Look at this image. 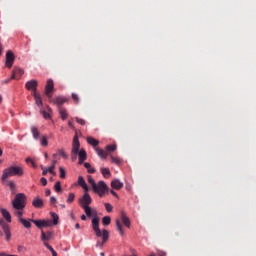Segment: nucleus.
Listing matches in <instances>:
<instances>
[{
  "instance_id": "1",
  "label": "nucleus",
  "mask_w": 256,
  "mask_h": 256,
  "mask_svg": "<svg viewBox=\"0 0 256 256\" xmlns=\"http://www.w3.org/2000/svg\"><path fill=\"white\" fill-rule=\"evenodd\" d=\"M84 212L86 216L92 217V229L96 235V237H102L103 243H107V239H109V231L99 229V216H97V210L91 208V206H86Z\"/></svg>"
},
{
  "instance_id": "2",
  "label": "nucleus",
  "mask_w": 256,
  "mask_h": 256,
  "mask_svg": "<svg viewBox=\"0 0 256 256\" xmlns=\"http://www.w3.org/2000/svg\"><path fill=\"white\" fill-rule=\"evenodd\" d=\"M25 175V170L21 166H10L3 170L2 181H7L9 177H23Z\"/></svg>"
},
{
  "instance_id": "3",
  "label": "nucleus",
  "mask_w": 256,
  "mask_h": 256,
  "mask_svg": "<svg viewBox=\"0 0 256 256\" xmlns=\"http://www.w3.org/2000/svg\"><path fill=\"white\" fill-rule=\"evenodd\" d=\"M13 209H21L27 207V195L25 193L16 194L14 200H12Z\"/></svg>"
},
{
  "instance_id": "4",
  "label": "nucleus",
  "mask_w": 256,
  "mask_h": 256,
  "mask_svg": "<svg viewBox=\"0 0 256 256\" xmlns=\"http://www.w3.org/2000/svg\"><path fill=\"white\" fill-rule=\"evenodd\" d=\"M92 189L94 193H97V195H99V197H103V195L109 193V186H107V183H105V181L103 180L96 183Z\"/></svg>"
},
{
  "instance_id": "5",
  "label": "nucleus",
  "mask_w": 256,
  "mask_h": 256,
  "mask_svg": "<svg viewBox=\"0 0 256 256\" xmlns=\"http://www.w3.org/2000/svg\"><path fill=\"white\" fill-rule=\"evenodd\" d=\"M78 203L82 209L89 207L91 203H93V199L91 198V195H89V192H85L83 196L78 199Z\"/></svg>"
},
{
  "instance_id": "6",
  "label": "nucleus",
  "mask_w": 256,
  "mask_h": 256,
  "mask_svg": "<svg viewBox=\"0 0 256 256\" xmlns=\"http://www.w3.org/2000/svg\"><path fill=\"white\" fill-rule=\"evenodd\" d=\"M81 147V144L79 143V136L75 135L72 142V150L71 153L74 156L72 159H77V154L81 151L79 148Z\"/></svg>"
},
{
  "instance_id": "7",
  "label": "nucleus",
  "mask_w": 256,
  "mask_h": 256,
  "mask_svg": "<svg viewBox=\"0 0 256 256\" xmlns=\"http://www.w3.org/2000/svg\"><path fill=\"white\" fill-rule=\"evenodd\" d=\"M31 223H34L38 229H43V227H51L53 225V221L47 220H30Z\"/></svg>"
},
{
  "instance_id": "8",
  "label": "nucleus",
  "mask_w": 256,
  "mask_h": 256,
  "mask_svg": "<svg viewBox=\"0 0 256 256\" xmlns=\"http://www.w3.org/2000/svg\"><path fill=\"white\" fill-rule=\"evenodd\" d=\"M55 85L53 84V80L52 79H49L47 81V84H46V87H45V95H47V97L49 99H51V97H53V89H54Z\"/></svg>"
},
{
  "instance_id": "9",
  "label": "nucleus",
  "mask_w": 256,
  "mask_h": 256,
  "mask_svg": "<svg viewBox=\"0 0 256 256\" xmlns=\"http://www.w3.org/2000/svg\"><path fill=\"white\" fill-rule=\"evenodd\" d=\"M14 61H15V55L13 54V52L8 51L6 53V67L11 69V67H13Z\"/></svg>"
},
{
  "instance_id": "10",
  "label": "nucleus",
  "mask_w": 256,
  "mask_h": 256,
  "mask_svg": "<svg viewBox=\"0 0 256 256\" xmlns=\"http://www.w3.org/2000/svg\"><path fill=\"white\" fill-rule=\"evenodd\" d=\"M37 85H38L37 80H30L26 82L25 87L27 91H33V93H37Z\"/></svg>"
},
{
  "instance_id": "11",
  "label": "nucleus",
  "mask_w": 256,
  "mask_h": 256,
  "mask_svg": "<svg viewBox=\"0 0 256 256\" xmlns=\"http://www.w3.org/2000/svg\"><path fill=\"white\" fill-rule=\"evenodd\" d=\"M25 71L21 68H14L11 79H19L24 75Z\"/></svg>"
},
{
  "instance_id": "12",
  "label": "nucleus",
  "mask_w": 256,
  "mask_h": 256,
  "mask_svg": "<svg viewBox=\"0 0 256 256\" xmlns=\"http://www.w3.org/2000/svg\"><path fill=\"white\" fill-rule=\"evenodd\" d=\"M51 103H53L54 105H63L65 103H67V98H65V96H58L56 98H54L53 100H51Z\"/></svg>"
},
{
  "instance_id": "13",
  "label": "nucleus",
  "mask_w": 256,
  "mask_h": 256,
  "mask_svg": "<svg viewBox=\"0 0 256 256\" xmlns=\"http://www.w3.org/2000/svg\"><path fill=\"white\" fill-rule=\"evenodd\" d=\"M123 182H121V180L119 179H114L111 182V187L112 189H116L117 191H119L120 189H123Z\"/></svg>"
},
{
  "instance_id": "14",
  "label": "nucleus",
  "mask_w": 256,
  "mask_h": 256,
  "mask_svg": "<svg viewBox=\"0 0 256 256\" xmlns=\"http://www.w3.org/2000/svg\"><path fill=\"white\" fill-rule=\"evenodd\" d=\"M77 155L79 159V164L83 165V162L87 161V152L85 151V149H81Z\"/></svg>"
},
{
  "instance_id": "15",
  "label": "nucleus",
  "mask_w": 256,
  "mask_h": 256,
  "mask_svg": "<svg viewBox=\"0 0 256 256\" xmlns=\"http://www.w3.org/2000/svg\"><path fill=\"white\" fill-rule=\"evenodd\" d=\"M32 205L35 207V209H41L44 205L43 199L35 197L32 201Z\"/></svg>"
},
{
  "instance_id": "16",
  "label": "nucleus",
  "mask_w": 256,
  "mask_h": 256,
  "mask_svg": "<svg viewBox=\"0 0 256 256\" xmlns=\"http://www.w3.org/2000/svg\"><path fill=\"white\" fill-rule=\"evenodd\" d=\"M51 237H53V232L48 231V232H41V241H43V243H47V241H50Z\"/></svg>"
},
{
  "instance_id": "17",
  "label": "nucleus",
  "mask_w": 256,
  "mask_h": 256,
  "mask_svg": "<svg viewBox=\"0 0 256 256\" xmlns=\"http://www.w3.org/2000/svg\"><path fill=\"white\" fill-rule=\"evenodd\" d=\"M120 219L125 227H131V220H129V217L124 212H121Z\"/></svg>"
},
{
  "instance_id": "18",
  "label": "nucleus",
  "mask_w": 256,
  "mask_h": 256,
  "mask_svg": "<svg viewBox=\"0 0 256 256\" xmlns=\"http://www.w3.org/2000/svg\"><path fill=\"white\" fill-rule=\"evenodd\" d=\"M78 185H80L85 192H89V186H87V182H85V178H83V176L78 177Z\"/></svg>"
},
{
  "instance_id": "19",
  "label": "nucleus",
  "mask_w": 256,
  "mask_h": 256,
  "mask_svg": "<svg viewBox=\"0 0 256 256\" xmlns=\"http://www.w3.org/2000/svg\"><path fill=\"white\" fill-rule=\"evenodd\" d=\"M0 213L2 215V217L5 218V220L8 222V223H11V213H9V210L5 209V208H1L0 209Z\"/></svg>"
},
{
  "instance_id": "20",
  "label": "nucleus",
  "mask_w": 256,
  "mask_h": 256,
  "mask_svg": "<svg viewBox=\"0 0 256 256\" xmlns=\"http://www.w3.org/2000/svg\"><path fill=\"white\" fill-rule=\"evenodd\" d=\"M3 231H4V235L6 237V241H10L11 240V229L9 228V225L3 224Z\"/></svg>"
},
{
  "instance_id": "21",
  "label": "nucleus",
  "mask_w": 256,
  "mask_h": 256,
  "mask_svg": "<svg viewBox=\"0 0 256 256\" xmlns=\"http://www.w3.org/2000/svg\"><path fill=\"white\" fill-rule=\"evenodd\" d=\"M33 97L35 99V103L38 107H43V98H41L40 94H37V92H33Z\"/></svg>"
},
{
  "instance_id": "22",
  "label": "nucleus",
  "mask_w": 256,
  "mask_h": 256,
  "mask_svg": "<svg viewBox=\"0 0 256 256\" xmlns=\"http://www.w3.org/2000/svg\"><path fill=\"white\" fill-rule=\"evenodd\" d=\"M25 208H14V215L17 217L18 221L23 219V211Z\"/></svg>"
},
{
  "instance_id": "23",
  "label": "nucleus",
  "mask_w": 256,
  "mask_h": 256,
  "mask_svg": "<svg viewBox=\"0 0 256 256\" xmlns=\"http://www.w3.org/2000/svg\"><path fill=\"white\" fill-rule=\"evenodd\" d=\"M58 111H59V115H60L62 121H65V119H67V117H69V113H67V109H65L63 107H59Z\"/></svg>"
},
{
  "instance_id": "24",
  "label": "nucleus",
  "mask_w": 256,
  "mask_h": 256,
  "mask_svg": "<svg viewBox=\"0 0 256 256\" xmlns=\"http://www.w3.org/2000/svg\"><path fill=\"white\" fill-rule=\"evenodd\" d=\"M95 151L97 155L100 157V159H107V151L97 147L95 148Z\"/></svg>"
},
{
  "instance_id": "25",
  "label": "nucleus",
  "mask_w": 256,
  "mask_h": 256,
  "mask_svg": "<svg viewBox=\"0 0 256 256\" xmlns=\"http://www.w3.org/2000/svg\"><path fill=\"white\" fill-rule=\"evenodd\" d=\"M52 110H51V107L47 106V111L41 109L40 110V113L43 115L44 119H51V113Z\"/></svg>"
},
{
  "instance_id": "26",
  "label": "nucleus",
  "mask_w": 256,
  "mask_h": 256,
  "mask_svg": "<svg viewBox=\"0 0 256 256\" xmlns=\"http://www.w3.org/2000/svg\"><path fill=\"white\" fill-rule=\"evenodd\" d=\"M18 221L21 223V225H23V227H25V229H31V220L29 221L27 219L21 218Z\"/></svg>"
},
{
  "instance_id": "27",
  "label": "nucleus",
  "mask_w": 256,
  "mask_h": 256,
  "mask_svg": "<svg viewBox=\"0 0 256 256\" xmlns=\"http://www.w3.org/2000/svg\"><path fill=\"white\" fill-rule=\"evenodd\" d=\"M57 155H60L61 157H63V159H68L69 157L67 156V154L65 153V150L63 149H59L57 153L53 154L54 159H57Z\"/></svg>"
},
{
  "instance_id": "28",
  "label": "nucleus",
  "mask_w": 256,
  "mask_h": 256,
  "mask_svg": "<svg viewBox=\"0 0 256 256\" xmlns=\"http://www.w3.org/2000/svg\"><path fill=\"white\" fill-rule=\"evenodd\" d=\"M87 143L88 145H92V147H97V145H99V141L93 137H87Z\"/></svg>"
},
{
  "instance_id": "29",
  "label": "nucleus",
  "mask_w": 256,
  "mask_h": 256,
  "mask_svg": "<svg viewBox=\"0 0 256 256\" xmlns=\"http://www.w3.org/2000/svg\"><path fill=\"white\" fill-rule=\"evenodd\" d=\"M116 223V228L117 231L120 233V235L124 236L125 232L123 231V226L121 225V221H119L118 219L115 221Z\"/></svg>"
},
{
  "instance_id": "30",
  "label": "nucleus",
  "mask_w": 256,
  "mask_h": 256,
  "mask_svg": "<svg viewBox=\"0 0 256 256\" xmlns=\"http://www.w3.org/2000/svg\"><path fill=\"white\" fill-rule=\"evenodd\" d=\"M56 165H57V160H53L52 165L50 167H48V171H49V173H51V175H57V172H55Z\"/></svg>"
},
{
  "instance_id": "31",
  "label": "nucleus",
  "mask_w": 256,
  "mask_h": 256,
  "mask_svg": "<svg viewBox=\"0 0 256 256\" xmlns=\"http://www.w3.org/2000/svg\"><path fill=\"white\" fill-rule=\"evenodd\" d=\"M101 173L106 179H109L111 177V171L109 170V168H101Z\"/></svg>"
},
{
  "instance_id": "32",
  "label": "nucleus",
  "mask_w": 256,
  "mask_h": 256,
  "mask_svg": "<svg viewBox=\"0 0 256 256\" xmlns=\"http://www.w3.org/2000/svg\"><path fill=\"white\" fill-rule=\"evenodd\" d=\"M51 217L53 219L52 225H59V215L55 212H51Z\"/></svg>"
},
{
  "instance_id": "33",
  "label": "nucleus",
  "mask_w": 256,
  "mask_h": 256,
  "mask_svg": "<svg viewBox=\"0 0 256 256\" xmlns=\"http://www.w3.org/2000/svg\"><path fill=\"white\" fill-rule=\"evenodd\" d=\"M102 224L107 227V225H111V217L109 216H104L102 218Z\"/></svg>"
},
{
  "instance_id": "34",
  "label": "nucleus",
  "mask_w": 256,
  "mask_h": 256,
  "mask_svg": "<svg viewBox=\"0 0 256 256\" xmlns=\"http://www.w3.org/2000/svg\"><path fill=\"white\" fill-rule=\"evenodd\" d=\"M32 131V135L34 139H39V130L37 129V127L33 126L31 128Z\"/></svg>"
},
{
  "instance_id": "35",
  "label": "nucleus",
  "mask_w": 256,
  "mask_h": 256,
  "mask_svg": "<svg viewBox=\"0 0 256 256\" xmlns=\"http://www.w3.org/2000/svg\"><path fill=\"white\" fill-rule=\"evenodd\" d=\"M7 186H8L9 189L12 191V193L15 194V189H16L15 182H13V181H8V182H7Z\"/></svg>"
},
{
  "instance_id": "36",
  "label": "nucleus",
  "mask_w": 256,
  "mask_h": 256,
  "mask_svg": "<svg viewBox=\"0 0 256 256\" xmlns=\"http://www.w3.org/2000/svg\"><path fill=\"white\" fill-rule=\"evenodd\" d=\"M40 145H42V147H47V145H49V142L47 141V137L46 136H42L40 138Z\"/></svg>"
},
{
  "instance_id": "37",
  "label": "nucleus",
  "mask_w": 256,
  "mask_h": 256,
  "mask_svg": "<svg viewBox=\"0 0 256 256\" xmlns=\"http://www.w3.org/2000/svg\"><path fill=\"white\" fill-rule=\"evenodd\" d=\"M84 167L87 169L88 173H95L94 168H91V164L88 162L84 163Z\"/></svg>"
},
{
  "instance_id": "38",
  "label": "nucleus",
  "mask_w": 256,
  "mask_h": 256,
  "mask_svg": "<svg viewBox=\"0 0 256 256\" xmlns=\"http://www.w3.org/2000/svg\"><path fill=\"white\" fill-rule=\"evenodd\" d=\"M66 201L69 204L73 203V201H75V193H70Z\"/></svg>"
},
{
  "instance_id": "39",
  "label": "nucleus",
  "mask_w": 256,
  "mask_h": 256,
  "mask_svg": "<svg viewBox=\"0 0 256 256\" xmlns=\"http://www.w3.org/2000/svg\"><path fill=\"white\" fill-rule=\"evenodd\" d=\"M54 190L56 191V193H61V182L57 181L54 185Z\"/></svg>"
},
{
  "instance_id": "40",
  "label": "nucleus",
  "mask_w": 256,
  "mask_h": 256,
  "mask_svg": "<svg viewBox=\"0 0 256 256\" xmlns=\"http://www.w3.org/2000/svg\"><path fill=\"white\" fill-rule=\"evenodd\" d=\"M88 183L91 185L92 188H94L95 185H97V182H95V179H93L91 175L88 176Z\"/></svg>"
},
{
  "instance_id": "41",
  "label": "nucleus",
  "mask_w": 256,
  "mask_h": 256,
  "mask_svg": "<svg viewBox=\"0 0 256 256\" xmlns=\"http://www.w3.org/2000/svg\"><path fill=\"white\" fill-rule=\"evenodd\" d=\"M111 160H112V163H115V165L121 164V159H119L117 157L111 156Z\"/></svg>"
},
{
  "instance_id": "42",
  "label": "nucleus",
  "mask_w": 256,
  "mask_h": 256,
  "mask_svg": "<svg viewBox=\"0 0 256 256\" xmlns=\"http://www.w3.org/2000/svg\"><path fill=\"white\" fill-rule=\"evenodd\" d=\"M104 205L108 213H111V211H113V206L110 203H105Z\"/></svg>"
},
{
  "instance_id": "43",
  "label": "nucleus",
  "mask_w": 256,
  "mask_h": 256,
  "mask_svg": "<svg viewBox=\"0 0 256 256\" xmlns=\"http://www.w3.org/2000/svg\"><path fill=\"white\" fill-rule=\"evenodd\" d=\"M117 149L116 145H108L106 146V151H115Z\"/></svg>"
},
{
  "instance_id": "44",
  "label": "nucleus",
  "mask_w": 256,
  "mask_h": 256,
  "mask_svg": "<svg viewBox=\"0 0 256 256\" xmlns=\"http://www.w3.org/2000/svg\"><path fill=\"white\" fill-rule=\"evenodd\" d=\"M75 121L78 122L79 125H85V123H86L84 119L79 118V117H76V118H75Z\"/></svg>"
},
{
  "instance_id": "45",
  "label": "nucleus",
  "mask_w": 256,
  "mask_h": 256,
  "mask_svg": "<svg viewBox=\"0 0 256 256\" xmlns=\"http://www.w3.org/2000/svg\"><path fill=\"white\" fill-rule=\"evenodd\" d=\"M59 171H60V178L65 179V169H63V167H60Z\"/></svg>"
},
{
  "instance_id": "46",
  "label": "nucleus",
  "mask_w": 256,
  "mask_h": 256,
  "mask_svg": "<svg viewBox=\"0 0 256 256\" xmlns=\"http://www.w3.org/2000/svg\"><path fill=\"white\" fill-rule=\"evenodd\" d=\"M72 99L75 101V103H79V96L75 93H72Z\"/></svg>"
},
{
  "instance_id": "47",
  "label": "nucleus",
  "mask_w": 256,
  "mask_h": 256,
  "mask_svg": "<svg viewBox=\"0 0 256 256\" xmlns=\"http://www.w3.org/2000/svg\"><path fill=\"white\" fill-rule=\"evenodd\" d=\"M44 245L47 247V249H48L51 253H53V252L55 251V249H53V248L51 247V245H49V243L44 242Z\"/></svg>"
},
{
  "instance_id": "48",
  "label": "nucleus",
  "mask_w": 256,
  "mask_h": 256,
  "mask_svg": "<svg viewBox=\"0 0 256 256\" xmlns=\"http://www.w3.org/2000/svg\"><path fill=\"white\" fill-rule=\"evenodd\" d=\"M41 169H42V175H47V173H49V168H45L41 166Z\"/></svg>"
},
{
  "instance_id": "49",
  "label": "nucleus",
  "mask_w": 256,
  "mask_h": 256,
  "mask_svg": "<svg viewBox=\"0 0 256 256\" xmlns=\"http://www.w3.org/2000/svg\"><path fill=\"white\" fill-rule=\"evenodd\" d=\"M40 181H41L43 187L47 186V178L42 177V178L40 179Z\"/></svg>"
},
{
  "instance_id": "50",
  "label": "nucleus",
  "mask_w": 256,
  "mask_h": 256,
  "mask_svg": "<svg viewBox=\"0 0 256 256\" xmlns=\"http://www.w3.org/2000/svg\"><path fill=\"white\" fill-rule=\"evenodd\" d=\"M50 203H51L52 205H55V203H57V198H55V196H52V197L50 198Z\"/></svg>"
},
{
  "instance_id": "51",
  "label": "nucleus",
  "mask_w": 256,
  "mask_h": 256,
  "mask_svg": "<svg viewBox=\"0 0 256 256\" xmlns=\"http://www.w3.org/2000/svg\"><path fill=\"white\" fill-rule=\"evenodd\" d=\"M111 195H113V197H119V195H117V192H115L114 190H110Z\"/></svg>"
},
{
  "instance_id": "52",
  "label": "nucleus",
  "mask_w": 256,
  "mask_h": 256,
  "mask_svg": "<svg viewBox=\"0 0 256 256\" xmlns=\"http://www.w3.org/2000/svg\"><path fill=\"white\" fill-rule=\"evenodd\" d=\"M45 195H46V197H49V195H51V190L50 189H46Z\"/></svg>"
},
{
  "instance_id": "53",
  "label": "nucleus",
  "mask_w": 256,
  "mask_h": 256,
  "mask_svg": "<svg viewBox=\"0 0 256 256\" xmlns=\"http://www.w3.org/2000/svg\"><path fill=\"white\" fill-rule=\"evenodd\" d=\"M68 126H69L71 129H75V126L73 125V122H71V121H68Z\"/></svg>"
},
{
  "instance_id": "54",
  "label": "nucleus",
  "mask_w": 256,
  "mask_h": 256,
  "mask_svg": "<svg viewBox=\"0 0 256 256\" xmlns=\"http://www.w3.org/2000/svg\"><path fill=\"white\" fill-rule=\"evenodd\" d=\"M31 165H32L33 169H37V164L35 163V161H32Z\"/></svg>"
},
{
  "instance_id": "55",
  "label": "nucleus",
  "mask_w": 256,
  "mask_h": 256,
  "mask_svg": "<svg viewBox=\"0 0 256 256\" xmlns=\"http://www.w3.org/2000/svg\"><path fill=\"white\" fill-rule=\"evenodd\" d=\"M81 219H82V221H87V216H86L85 214H83V215L81 216Z\"/></svg>"
},
{
  "instance_id": "56",
  "label": "nucleus",
  "mask_w": 256,
  "mask_h": 256,
  "mask_svg": "<svg viewBox=\"0 0 256 256\" xmlns=\"http://www.w3.org/2000/svg\"><path fill=\"white\" fill-rule=\"evenodd\" d=\"M3 53V44L0 43V56Z\"/></svg>"
},
{
  "instance_id": "57",
  "label": "nucleus",
  "mask_w": 256,
  "mask_h": 256,
  "mask_svg": "<svg viewBox=\"0 0 256 256\" xmlns=\"http://www.w3.org/2000/svg\"><path fill=\"white\" fill-rule=\"evenodd\" d=\"M33 161V159L31 158H26V163H31Z\"/></svg>"
},
{
  "instance_id": "58",
  "label": "nucleus",
  "mask_w": 256,
  "mask_h": 256,
  "mask_svg": "<svg viewBox=\"0 0 256 256\" xmlns=\"http://www.w3.org/2000/svg\"><path fill=\"white\" fill-rule=\"evenodd\" d=\"M70 217H71V219L75 220V214L74 213H71Z\"/></svg>"
},
{
  "instance_id": "59",
  "label": "nucleus",
  "mask_w": 256,
  "mask_h": 256,
  "mask_svg": "<svg viewBox=\"0 0 256 256\" xmlns=\"http://www.w3.org/2000/svg\"><path fill=\"white\" fill-rule=\"evenodd\" d=\"M75 228H76V229H81V226L79 225V223H77V224L75 225Z\"/></svg>"
},
{
  "instance_id": "60",
  "label": "nucleus",
  "mask_w": 256,
  "mask_h": 256,
  "mask_svg": "<svg viewBox=\"0 0 256 256\" xmlns=\"http://www.w3.org/2000/svg\"><path fill=\"white\" fill-rule=\"evenodd\" d=\"M3 224L6 225L5 222H3V220H0V225L2 226V229H3Z\"/></svg>"
},
{
  "instance_id": "61",
  "label": "nucleus",
  "mask_w": 256,
  "mask_h": 256,
  "mask_svg": "<svg viewBox=\"0 0 256 256\" xmlns=\"http://www.w3.org/2000/svg\"><path fill=\"white\" fill-rule=\"evenodd\" d=\"M52 256H57V252L55 250L52 252Z\"/></svg>"
},
{
  "instance_id": "62",
  "label": "nucleus",
  "mask_w": 256,
  "mask_h": 256,
  "mask_svg": "<svg viewBox=\"0 0 256 256\" xmlns=\"http://www.w3.org/2000/svg\"><path fill=\"white\" fill-rule=\"evenodd\" d=\"M45 159L49 158V155L47 153L44 154Z\"/></svg>"
},
{
  "instance_id": "63",
  "label": "nucleus",
  "mask_w": 256,
  "mask_h": 256,
  "mask_svg": "<svg viewBox=\"0 0 256 256\" xmlns=\"http://www.w3.org/2000/svg\"><path fill=\"white\" fill-rule=\"evenodd\" d=\"M159 256H165V253L161 252V253L159 254Z\"/></svg>"
},
{
  "instance_id": "64",
  "label": "nucleus",
  "mask_w": 256,
  "mask_h": 256,
  "mask_svg": "<svg viewBox=\"0 0 256 256\" xmlns=\"http://www.w3.org/2000/svg\"><path fill=\"white\" fill-rule=\"evenodd\" d=\"M100 256H105V253L101 252V253H100Z\"/></svg>"
}]
</instances>
